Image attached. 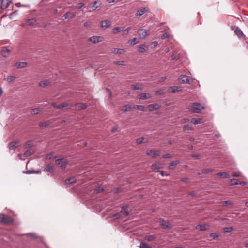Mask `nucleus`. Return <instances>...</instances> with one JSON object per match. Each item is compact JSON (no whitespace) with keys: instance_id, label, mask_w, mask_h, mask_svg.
<instances>
[{"instance_id":"43","label":"nucleus","mask_w":248,"mask_h":248,"mask_svg":"<svg viewBox=\"0 0 248 248\" xmlns=\"http://www.w3.org/2000/svg\"><path fill=\"white\" fill-rule=\"evenodd\" d=\"M233 230V228L232 227H224L223 228V231L225 232H232Z\"/></svg>"},{"instance_id":"32","label":"nucleus","mask_w":248,"mask_h":248,"mask_svg":"<svg viewBox=\"0 0 248 248\" xmlns=\"http://www.w3.org/2000/svg\"><path fill=\"white\" fill-rule=\"evenodd\" d=\"M180 162L178 160L173 161L168 166L169 169L172 170L174 169V167L179 164Z\"/></svg>"},{"instance_id":"62","label":"nucleus","mask_w":248,"mask_h":248,"mask_svg":"<svg viewBox=\"0 0 248 248\" xmlns=\"http://www.w3.org/2000/svg\"><path fill=\"white\" fill-rule=\"evenodd\" d=\"M28 235L29 236H30V237H31L33 238H36V235L34 233H30L28 234Z\"/></svg>"},{"instance_id":"55","label":"nucleus","mask_w":248,"mask_h":248,"mask_svg":"<svg viewBox=\"0 0 248 248\" xmlns=\"http://www.w3.org/2000/svg\"><path fill=\"white\" fill-rule=\"evenodd\" d=\"M136 38H134L132 39L129 40V42L131 45H135L138 43V42L136 41Z\"/></svg>"},{"instance_id":"16","label":"nucleus","mask_w":248,"mask_h":248,"mask_svg":"<svg viewBox=\"0 0 248 248\" xmlns=\"http://www.w3.org/2000/svg\"><path fill=\"white\" fill-rule=\"evenodd\" d=\"M133 109H134L133 107H132L130 105L126 104L123 106L121 110L122 111L125 112L127 111H130L132 110Z\"/></svg>"},{"instance_id":"49","label":"nucleus","mask_w":248,"mask_h":248,"mask_svg":"<svg viewBox=\"0 0 248 248\" xmlns=\"http://www.w3.org/2000/svg\"><path fill=\"white\" fill-rule=\"evenodd\" d=\"M84 26L86 28H90L92 26V23L91 22L87 21L84 22Z\"/></svg>"},{"instance_id":"47","label":"nucleus","mask_w":248,"mask_h":248,"mask_svg":"<svg viewBox=\"0 0 248 248\" xmlns=\"http://www.w3.org/2000/svg\"><path fill=\"white\" fill-rule=\"evenodd\" d=\"M170 37H171V35L168 33H165L163 34L161 36V38L162 40H164L167 38H170Z\"/></svg>"},{"instance_id":"48","label":"nucleus","mask_w":248,"mask_h":248,"mask_svg":"<svg viewBox=\"0 0 248 248\" xmlns=\"http://www.w3.org/2000/svg\"><path fill=\"white\" fill-rule=\"evenodd\" d=\"M202 172L203 173H208L209 172H211L213 171V170L211 168H207L202 170Z\"/></svg>"},{"instance_id":"21","label":"nucleus","mask_w":248,"mask_h":248,"mask_svg":"<svg viewBox=\"0 0 248 248\" xmlns=\"http://www.w3.org/2000/svg\"><path fill=\"white\" fill-rule=\"evenodd\" d=\"M50 82L48 80H43L39 83V86L41 87L44 88L50 85Z\"/></svg>"},{"instance_id":"22","label":"nucleus","mask_w":248,"mask_h":248,"mask_svg":"<svg viewBox=\"0 0 248 248\" xmlns=\"http://www.w3.org/2000/svg\"><path fill=\"white\" fill-rule=\"evenodd\" d=\"M148 46L145 44L140 45L138 48V51L140 52H144L148 49Z\"/></svg>"},{"instance_id":"45","label":"nucleus","mask_w":248,"mask_h":248,"mask_svg":"<svg viewBox=\"0 0 248 248\" xmlns=\"http://www.w3.org/2000/svg\"><path fill=\"white\" fill-rule=\"evenodd\" d=\"M33 145V143L31 141H28L24 145L25 148H27L30 147H32Z\"/></svg>"},{"instance_id":"3","label":"nucleus","mask_w":248,"mask_h":248,"mask_svg":"<svg viewBox=\"0 0 248 248\" xmlns=\"http://www.w3.org/2000/svg\"><path fill=\"white\" fill-rule=\"evenodd\" d=\"M20 141L19 140H16L11 142L8 145V148L10 150H15L20 146Z\"/></svg>"},{"instance_id":"2","label":"nucleus","mask_w":248,"mask_h":248,"mask_svg":"<svg viewBox=\"0 0 248 248\" xmlns=\"http://www.w3.org/2000/svg\"><path fill=\"white\" fill-rule=\"evenodd\" d=\"M137 33L140 38L144 39L150 34V31L141 29L138 31Z\"/></svg>"},{"instance_id":"59","label":"nucleus","mask_w":248,"mask_h":248,"mask_svg":"<svg viewBox=\"0 0 248 248\" xmlns=\"http://www.w3.org/2000/svg\"><path fill=\"white\" fill-rule=\"evenodd\" d=\"M231 182L232 183V185H237L238 184V183L237 182V180L236 179H232L231 180Z\"/></svg>"},{"instance_id":"60","label":"nucleus","mask_w":248,"mask_h":248,"mask_svg":"<svg viewBox=\"0 0 248 248\" xmlns=\"http://www.w3.org/2000/svg\"><path fill=\"white\" fill-rule=\"evenodd\" d=\"M210 236L212 237L214 239L217 238L218 235L216 233H212L210 234Z\"/></svg>"},{"instance_id":"61","label":"nucleus","mask_w":248,"mask_h":248,"mask_svg":"<svg viewBox=\"0 0 248 248\" xmlns=\"http://www.w3.org/2000/svg\"><path fill=\"white\" fill-rule=\"evenodd\" d=\"M68 104L66 102H63L62 104H61V107L62 108V109L68 107Z\"/></svg>"},{"instance_id":"9","label":"nucleus","mask_w":248,"mask_h":248,"mask_svg":"<svg viewBox=\"0 0 248 248\" xmlns=\"http://www.w3.org/2000/svg\"><path fill=\"white\" fill-rule=\"evenodd\" d=\"M97 3H98L97 1H95L92 3L90 4L87 6V9L88 10V11L91 12L96 10L99 7V6L97 5Z\"/></svg>"},{"instance_id":"54","label":"nucleus","mask_w":248,"mask_h":248,"mask_svg":"<svg viewBox=\"0 0 248 248\" xmlns=\"http://www.w3.org/2000/svg\"><path fill=\"white\" fill-rule=\"evenodd\" d=\"M84 6V3L82 2H80L79 3H78L77 6H76V8L77 9H80L82 7H83Z\"/></svg>"},{"instance_id":"29","label":"nucleus","mask_w":248,"mask_h":248,"mask_svg":"<svg viewBox=\"0 0 248 248\" xmlns=\"http://www.w3.org/2000/svg\"><path fill=\"white\" fill-rule=\"evenodd\" d=\"M16 78V77L14 76H8L7 78H5V80L8 83H10L15 81Z\"/></svg>"},{"instance_id":"23","label":"nucleus","mask_w":248,"mask_h":248,"mask_svg":"<svg viewBox=\"0 0 248 248\" xmlns=\"http://www.w3.org/2000/svg\"><path fill=\"white\" fill-rule=\"evenodd\" d=\"M131 87L134 90H142L143 88L142 85L139 83L132 85Z\"/></svg>"},{"instance_id":"8","label":"nucleus","mask_w":248,"mask_h":248,"mask_svg":"<svg viewBox=\"0 0 248 248\" xmlns=\"http://www.w3.org/2000/svg\"><path fill=\"white\" fill-rule=\"evenodd\" d=\"M148 108L150 111L157 110L160 108V106L157 103L150 104L148 106Z\"/></svg>"},{"instance_id":"17","label":"nucleus","mask_w":248,"mask_h":248,"mask_svg":"<svg viewBox=\"0 0 248 248\" xmlns=\"http://www.w3.org/2000/svg\"><path fill=\"white\" fill-rule=\"evenodd\" d=\"M75 16H76V14L75 13H73V12H68L63 16V17L65 19H66L67 18H74Z\"/></svg>"},{"instance_id":"10","label":"nucleus","mask_w":248,"mask_h":248,"mask_svg":"<svg viewBox=\"0 0 248 248\" xmlns=\"http://www.w3.org/2000/svg\"><path fill=\"white\" fill-rule=\"evenodd\" d=\"M149 9L148 7H144L141 8V9L137 11L136 16L138 17H140L142 16L144 13L147 12L148 11Z\"/></svg>"},{"instance_id":"13","label":"nucleus","mask_w":248,"mask_h":248,"mask_svg":"<svg viewBox=\"0 0 248 248\" xmlns=\"http://www.w3.org/2000/svg\"><path fill=\"white\" fill-rule=\"evenodd\" d=\"M101 37L97 36H93L91 37H90L89 39V41L93 43L96 44L98 42H101L102 40H100V38Z\"/></svg>"},{"instance_id":"31","label":"nucleus","mask_w":248,"mask_h":248,"mask_svg":"<svg viewBox=\"0 0 248 248\" xmlns=\"http://www.w3.org/2000/svg\"><path fill=\"white\" fill-rule=\"evenodd\" d=\"M27 65V62H18L16 64V66L18 68H24Z\"/></svg>"},{"instance_id":"6","label":"nucleus","mask_w":248,"mask_h":248,"mask_svg":"<svg viewBox=\"0 0 248 248\" xmlns=\"http://www.w3.org/2000/svg\"><path fill=\"white\" fill-rule=\"evenodd\" d=\"M146 154L153 158L156 157L160 155L159 152L154 150H147Z\"/></svg>"},{"instance_id":"7","label":"nucleus","mask_w":248,"mask_h":248,"mask_svg":"<svg viewBox=\"0 0 248 248\" xmlns=\"http://www.w3.org/2000/svg\"><path fill=\"white\" fill-rule=\"evenodd\" d=\"M101 27L102 29H105L109 27H110L111 25V21L108 20H105L102 21L100 23Z\"/></svg>"},{"instance_id":"5","label":"nucleus","mask_w":248,"mask_h":248,"mask_svg":"<svg viewBox=\"0 0 248 248\" xmlns=\"http://www.w3.org/2000/svg\"><path fill=\"white\" fill-rule=\"evenodd\" d=\"M0 222L4 224H7L11 222V219L6 215L0 214Z\"/></svg>"},{"instance_id":"28","label":"nucleus","mask_w":248,"mask_h":248,"mask_svg":"<svg viewBox=\"0 0 248 248\" xmlns=\"http://www.w3.org/2000/svg\"><path fill=\"white\" fill-rule=\"evenodd\" d=\"M41 108H32L31 110V113L32 115H36L40 113V112L41 111Z\"/></svg>"},{"instance_id":"27","label":"nucleus","mask_w":248,"mask_h":248,"mask_svg":"<svg viewBox=\"0 0 248 248\" xmlns=\"http://www.w3.org/2000/svg\"><path fill=\"white\" fill-rule=\"evenodd\" d=\"M234 32L240 38L243 37L244 36L241 30L238 27L235 28Z\"/></svg>"},{"instance_id":"42","label":"nucleus","mask_w":248,"mask_h":248,"mask_svg":"<svg viewBox=\"0 0 248 248\" xmlns=\"http://www.w3.org/2000/svg\"><path fill=\"white\" fill-rule=\"evenodd\" d=\"M140 248H152V247L147 243L141 242L140 244Z\"/></svg>"},{"instance_id":"41","label":"nucleus","mask_w":248,"mask_h":248,"mask_svg":"<svg viewBox=\"0 0 248 248\" xmlns=\"http://www.w3.org/2000/svg\"><path fill=\"white\" fill-rule=\"evenodd\" d=\"M145 240H147L148 241H152L153 240H154L156 239V237L155 236L153 235H148L146 236L145 237Z\"/></svg>"},{"instance_id":"50","label":"nucleus","mask_w":248,"mask_h":248,"mask_svg":"<svg viewBox=\"0 0 248 248\" xmlns=\"http://www.w3.org/2000/svg\"><path fill=\"white\" fill-rule=\"evenodd\" d=\"M76 182V179L74 177L70 178L66 180L67 183H73Z\"/></svg>"},{"instance_id":"14","label":"nucleus","mask_w":248,"mask_h":248,"mask_svg":"<svg viewBox=\"0 0 248 248\" xmlns=\"http://www.w3.org/2000/svg\"><path fill=\"white\" fill-rule=\"evenodd\" d=\"M164 167L163 164L159 162H156L153 164L151 168L152 170H157L159 169H162Z\"/></svg>"},{"instance_id":"1","label":"nucleus","mask_w":248,"mask_h":248,"mask_svg":"<svg viewBox=\"0 0 248 248\" xmlns=\"http://www.w3.org/2000/svg\"><path fill=\"white\" fill-rule=\"evenodd\" d=\"M204 107L202 106L201 104L199 103H194L192 104L190 110L193 113H199L201 112L202 109H203Z\"/></svg>"},{"instance_id":"26","label":"nucleus","mask_w":248,"mask_h":248,"mask_svg":"<svg viewBox=\"0 0 248 248\" xmlns=\"http://www.w3.org/2000/svg\"><path fill=\"white\" fill-rule=\"evenodd\" d=\"M181 88L179 86H171L170 88L169 91L170 92L175 93L179 91H181Z\"/></svg>"},{"instance_id":"53","label":"nucleus","mask_w":248,"mask_h":248,"mask_svg":"<svg viewBox=\"0 0 248 248\" xmlns=\"http://www.w3.org/2000/svg\"><path fill=\"white\" fill-rule=\"evenodd\" d=\"M192 129V127L189 125H184L183 126L184 131L191 130Z\"/></svg>"},{"instance_id":"36","label":"nucleus","mask_w":248,"mask_h":248,"mask_svg":"<svg viewBox=\"0 0 248 248\" xmlns=\"http://www.w3.org/2000/svg\"><path fill=\"white\" fill-rule=\"evenodd\" d=\"M28 25L30 26L34 25L36 22V19L35 18L30 19L27 21Z\"/></svg>"},{"instance_id":"46","label":"nucleus","mask_w":248,"mask_h":248,"mask_svg":"<svg viewBox=\"0 0 248 248\" xmlns=\"http://www.w3.org/2000/svg\"><path fill=\"white\" fill-rule=\"evenodd\" d=\"M124 62H125L124 61H114L113 62V63L115 64H116L117 65L122 66V65H125Z\"/></svg>"},{"instance_id":"57","label":"nucleus","mask_w":248,"mask_h":248,"mask_svg":"<svg viewBox=\"0 0 248 248\" xmlns=\"http://www.w3.org/2000/svg\"><path fill=\"white\" fill-rule=\"evenodd\" d=\"M112 217L116 219H118L121 217V216L120 213H116L113 215Z\"/></svg>"},{"instance_id":"40","label":"nucleus","mask_w":248,"mask_h":248,"mask_svg":"<svg viewBox=\"0 0 248 248\" xmlns=\"http://www.w3.org/2000/svg\"><path fill=\"white\" fill-rule=\"evenodd\" d=\"M33 151L32 150H28L24 153V156L25 157L29 156L33 154Z\"/></svg>"},{"instance_id":"58","label":"nucleus","mask_w":248,"mask_h":248,"mask_svg":"<svg viewBox=\"0 0 248 248\" xmlns=\"http://www.w3.org/2000/svg\"><path fill=\"white\" fill-rule=\"evenodd\" d=\"M232 175L233 177H239V176H241V173L239 171L234 172L232 173Z\"/></svg>"},{"instance_id":"52","label":"nucleus","mask_w":248,"mask_h":248,"mask_svg":"<svg viewBox=\"0 0 248 248\" xmlns=\"http://www.w3.org/2000/svg\"><path fill=\"white\" fill-rule=\"evenodd\" d=\"M144 138L143 137H140V138H138L137 140V143L139 144H140L141 143H143L144 142Z\"/></svg>"},{"instance_id":"33","label":"nucleus","mask_w":248,"mask_h":248,"mask_svg":"<svg viewBox=\"0 0 248 248\" xmlns=\"http://www.w3.org/2000/svg\"><path fill=\"white\" fill-rule=\"evenodd\" d=\"M54 167L51 164H47L44 169V171L45 172H50L53 169Z\"/></svg>"},{"instance_id":"56","label":"nucleus","mask_w":248,"mask_h":248,"mask_svg":"<svg viewBox=\"0 0 248 248\" xmlns=\"http://www.w3.org/2000/svg\"><path fill=\"white\" fill-rule=\"evenodd\" d=\"M130 30H131V28L128 27L127 28H126V29H125L123 31V32H124V34L127 35L129 33V31Z\"/></svg>"},{"instance_id":"12","label":"nucleus","mask_w":248,"mask_h":248,"mask_svg":"<svg viewBox=\"0 0 248 248\" xmlns=\"http://www.w3.org/2000/svg\"><path fill=\"white\" fill-rule=\"evenodd\" d=\"M179 79L181 80V82L183 84L189 83V77L186 75L181 76Z\"/></svg>"},{"instance_id":"18","label":"nucleus","mask_w":248,"mask_h":248,"mask_svg":"<svg viewBox=\"0 0 248 248\" xmlns=\"http://www.w3.org/2000/svg\"><path fill=\"white\" fill-rule=\"evenodd\" d=\"M140 99L145 100L149 99L151 97V95L149 93H142L139 95Z\"/></svg>"},{"instance_id":"38","label":"nucleus","mask_w":248,"mask_h":248,"mask_svg":"<svg viewBox=\"0 0 248 248\" xmlns=\"http://www.w3.org/2000/svg\"><path fill=\"white\" fill-rule=\"evenodd\" d=\"M122 27H115L112 29V32L114 34H116L118 32H120V31H122Z\"/></svg>"},{"instance_id":"64","label":"nucleus","mask_w":248,"mask_h":248,"mask_svg":"<svg viewBox=\"0 0 248 248\" xmlns=\"http://www.w3.org/2000/svg\"><path fill=\"white\" fill-rule=\"evenodd\" d=\"M160 174L161 175V176H168L169 174L167 173H165L164 171H160Z\"/></svg>"},{"instance_id":"4","label":"nucleus","mask_w":248,"mask_h":248,"mask_svg":"<svg viewBox=\"0 0 248 248\" xmlns=\"http://www.w3.org/2000/svg\"><path fill=\"white\" fill-rule=\"evenodd\" d=\"M11 51L10 46L3 47L1 50V54L5 58H7L10 56Z\"/></svg>"},{"instance_id":"37","label":"nucleus","mask_w":248,"mask_h":248,"mask_svg":"<svg viewBox=\"0 0 248 248\" xmlns=\"http://www.w3.org/2000/svg\"><path fill=\"white\" fill-rule=\"evenodd\" d=\"M50 124V122L49 121H44L43 122H41L39 124V126L40 127H47L49 126Z\"/></svg>"},{"instance_id":"63","label":"nucleus","mask_w":248,"mask_h":248,"mask_svg":"<svg viewBox=\"0 0 248 248\" xmlns=\"http://www.w3.org/2000/svg\"><path fill=\"white\" fill-rule=\"evenodd\" d=\"M166 79V78L165 77H162L159 78V82H163Z\"/></svg>"},{"instance_id":"51","label":"nucleus","mask_w":248,"mask_h":248,"mask_svg":"<svg viewBox=\"0 0 248 248\" xmlns=\"http://www.w3.org/2000/svg\"><path fill=\"white\" fill-rule=\"evenodd\" d=\"M163 158L167 159V158H172V155L170 154H166L163 155L162 156Z\"/></svg>"},{"instance_id":"35","label":"nucleus","mask_w":248,"mask_h":248,"mask_svg":"<svg viewBox=\"0 0 248 248\" xmlns=\"http://www.w3.org/2000/svg\"><path fill=\"white\" fill-rule=\"evenodd\" d=\"M216 175L220 178H229V175L226 172H219L217 173Z\"/></svg>"},{"instance_id":"15","label":"nucleus","mask_w":248,"mask_h":248,"mask_svg":"<svg viewBox=\"0 0 248 248\" xmlns=\"http://www.w3.org/2000/svg\"><path fill=\"white\" fill-rule=\"evenodd\" d=\"M112 52L115 54H123L125 52L124 49L114 48L112 49Z\"/></svg>"},{"instance_id":"24","label":"nucleus","mask_w":248,"mask_h":248,"mask_svg":"<svg viewBox=\"0 0 248 248\" xmlns=\"http://www.w3.org/2000/svg\"><path fill=\"white\" fill-rule=\"evenodd\" d=\"M161 227L163 229H168L171 228L170 226L169 222L166 221L165 220H162L161 221Z\"/></svg>"},{"instance_id":"19","label":"nucleus","mask_w":248,"mask_h":248,"mask_svg":"<svg viewBox=\"0 0 248 248\" xmlns=\"http://www.w3.org/2000/svg\"><path fill=\"white\" fill-rule=\"evenodd\" d=\"M56 161L58 162V165L61 167L64 166L67 164V160L64 158L56 159Z\"/></svg>"},{"instance_id":"44","label":"nucleus","mask_w":248,"mask_h":248,"mask_svg":"<svg viewBox=\"0 0 248 248\" xmlns=\"http://www.w3.org/2000/svg\"><path fill=\"white\" fill-rule=\"evenodd\" d=\"M121 212L123 214L126 215V216H127V215H129V214H130L129 212L126 210V207H125L124 206L122 207V210H121Z\"/></svg>"},{"instance_id":"25","label":"nucleus","mask_w":248,"mask_h":248,"mask_svg":"<svg viewBox=\"0 0 248 248\" xmlns=\"http://www.w3.org/2000/svg\"><path fill=\"white\" fill-rule=\"evenodd\" d=\"M75 106L78 110H81L87 107V105L85 103H77Z\"/></svg>"},{"instance_id":"34","label":"nucleus","mask_w":248,"mask_h":248,"mask_svg":"<svg viewBox=\"0 0 248 248\" xmlns=\"http://www.w3.org/2000/svg\"><path fill=\"white\" fill-rule=\"evenodd\" d=\"M133 108L141 111H145V108L143 105H135L133 106Z\"/></svg>"},{"instance_id":"30","label":"nucleus","mask_w":248,"mask_h":248,"mask_svg":"<svg viewBox=\"0 0 248 248\" xmlns=\"http://www.w3.org/2000/svg\"><path fill=\"white\" fill-rule=\"evenodd\" d=\"M191 122L194 125H197L202 123V119L200 118H193L191 119Z\"/></svg>"},{"instance_id":"20","label":"nucleus","mask_w":248,"mask_h":248,"mask_svg":"<svg viewBox=\"0 0 248 248\" xmlns=\"http://www.w3.org/2000/svg\"><path fill=\"white\" fill-rule=\"evenodd\" d=\"M196 228L199 229L200 231H205L208 229L207 225L205 224H198L197 225Z\"/></svg>"},{"instance_id":"11","label":"nucleus","mask_w":248,"mask_h":248,"mask_svg":"<svg viewBox=\"0 0 248 248\" xmlns=\"http://www.w3.org/2000/svg\"><path fill=\"white\" fill-rule=\"evenodd\" d=\"M11 3V0H2L1 4V8L2 9H6L8 8Z\"/></svg>"},{"instance_id":"39","label":"nucleus","mask_w":248,"mask_h":248,"mask_svg":"<svg viewBox=\"0 0 248 248\" xmlns=\"http://www.w3.org/2000/svg\"><path fill=\"white\" fill-rule=\"evenodd\" d=\"M223 206H227L228 205H232V203L230 201H222L220 202Z\"/></svg>"}]
</instances>
